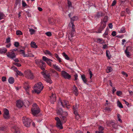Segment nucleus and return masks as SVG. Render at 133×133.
Masks as SVG:
<instances>
[{"instance_id":"obj_3","label":"nucleus","mask_w":133,"mask_h":133,"mask_svg":"<svg viewBox=\"0 0 133 133\" xmlns=\"http://www.w3.org/2000/svg\"><path fill=\"white\" fill-rule=\"evenodd\" d=\"M35 61L36 64L40 67L41 70L43 71L45 70L46 64L42 60L37 59L35 60Z\"/></svg>"},{"instance_id":"obj_23","label":"nucleus","mask_w":133,"mask_h":133,"mask_svg":"<svg viewBox=\"0 0 133 133\" xmlns=\"http://www.w3.org/2000/svg\"><path fill=\"white\" fill-rule=\"evenodd\" d=\"M74 91L76 96H77L78 94V92L77 90V88L75 86H74L73 88Z\"/></svg>"},{"instance_id":"obj_21","label":"nucleus","mask_w":133,"mask_h":133,"mask_svg":"<svg viewBox=\"0 0 133 133\" xmlns=\"http://www.w3.org/2000/svg\"><path fill=\"white\" fill-rule=\"evenodd\" d=\"M52 66L53 68L56 70L58 71H61V69L58 66L56 65V64H53Z\"/></svg>"},{"instance_id":"obj_48","label":"nucleus","mask_w":133,"mask_h":133,"mask_svg":"<svg viewBox=\"0 0 133 133\" xmlns=\"http://www.w3.org/2000/svg\"><path fill=\"white\" fill-rule=\"evenodd\" d=\"M16 34L17 35H21L22 34V33L21 31L20 30H17L16 31Z\"/></svg>"},{"instance_id":"obj_42","label":"nucleus","mask_w":133,"mask_h":133,"mask_svg":"<svg viewBox=\"0 0 133 133\" xmlns=\"http://www.w3.org/2000/svg\"><path fill=\"white\" fill-rule=\"evenodd\" d=\"M11 38L10 37H8L6 39V42L5 43H10Z\"/></svg>"},{"instance_id":"obj_32","label":"nucleus","mask_w":133,"mask_h":133,"mask_svg":"<svg viewBox=\"0 0 133 133\" xmlns=\"http://www.w3.org/2000/svg\"><path fill=\"white\" fill-rule=\"evenodd\" d=\"M118 32L119 33H125V28L124 27H122V28L120 31L118 30Z\"/></svg>"},{"instance_id":"obj_4","label":"nucleus","mask_w":133,"mask_h":133,"mask_svg":"<svg viewBox=\"0 0 133 133\" xmlns=\"http://www.w3.org/2000/svg\"><path fill=\"white\" fill-rule=\"evenodd\" d=\"M68 101L66 100L61 101L60 100H59L58 102L57 106L58 107H64L65 106L68 109H69L70 107H68L69 105L68 104Z\"/></svg>"},{"instance_id":"obj_53","label":"nucleus","mask_w":133,"mask_h":133,"mask_svg":"<svg viewBox=\"0 0 133 133\" xmlns=\"http://www.w3.org/2000/svg\"><path fill=\"white\" fill-rule=\"evenodd\" d=\"M121 73L124 76H125L126 77H127L128 76V75L125 72L122 71V72Z\"/></svg>"},{"instance_id":"obj_62","label":"nucleus","mask_w":133,"mask_h":133,"mask_svg":"<svg viewBox=\"0 0 133 133\" xmlns=\"http://www.w3.org/2000/svg\"><path fill=\"white\" fill-rule=\"evenodd\" d=\"M74 76L75 78V81L77 80V79L78 75L77 74H76L74 75Z\"/></svg>"},{"instance_id":"obj_8","label":"nucleus","mask_w":133,"mask_h":133,"mask_svg":"<svg viewBox=\"0 0 133 133\" xmlns=\"http://www.w3.org/2000/svg\"><path fill=\"white\" fill-rule=\"evenodd\" d=\"M24 74L25 77L28 79H32L34 77L32 74L30 70L25 71Z\"/></svg>"},{"instance_id":"obj_25","label":"nucleus","mask_w":133,"mask_h":133,"mask_svg":"<svg viewBox=\"0 0 133 133\" xmlns=\"http://www.w3.org/2000/svg\"><path fill=\"white\" fill-rule=\"evenodd\" d=\"M66 117V116L61 115V118L62 122L65 123L66 122L67 120Z\"/></svg>"},{"instance_id":"obj_34","label":"nucleus","mask_w":133,"mask_h":133,"mask_svg":"<svg viewBox=\"0 0 133 133\" xmlns=\"http://www.w3.org/2000/svg\"><path fill=\"white\" fill-rule=\"evenodd\" d=\"M74 114H75L76 116V118L77 119H79L80 117L79 115L78 114L77 111H74Z\"/></svg>"},{"instance_id":"obj_14","label":"nucleus","mask_w":133,"mask_h":133,"mask_svg":"<svg viewBox=\"0 0 133 133\" xmlns=\"http://www.w3.org/2000/svg\"><path fill=\"white\" fill-rule=\"evenodd\" d=\"M3 117L4 118L8 119L9 117V111L7 109H4Z\"/></svg>"},{"instance_id":"obj_46","label":"nucleus","mask_w":133,"mask_h":133,"mask_svg":"<svg viewBox=\"0 0 133 133\" xmlns=\"http://www.w3.org/2000/svg\"><path fill=\"white\" fill-rule=\"evenodd\" d=\"M11 69L16 72L18 70L17 68L14 66H13L11 67Z\"/></svg>"},{"instance_id":"obj_16","label":"nucleus","mask_w":133,"mask_h":133,"mask_svg":"<svg viewBox=\"0 0 133 133\" xmlns=\"http://www.w3.org/2000/svg\"><path fill=\"white\" fill-rule=\"evenodd\" d=\"M23 101L21 100H18L16 102V105L19 108H21L23 105Z\"/></svg>"},{"instance_id":"obj_19","label":"nucleus","mask_w":133,"mask_h":133,"mask_svg":"<svg viewBox=\"0 0 133 133\" xmlns=\"http://www.w3.org/2000/svg\"><path fill=\"white\" fill-rule=\"evenodd\" d=\"M52 74V75L55 77H58V74L57 72L55 70H52L51 71Z\"/></svg>"},{"instance_id":"obj_38","label":"nucleus","mask_w":133,"mask_h":133,"mask_svg":"<svg viewBox=\"0 0 133 133\" xmlns=\"http://www.w3.org/2000/svg\"><path fill=\"white\" fill-rule=\"evenodd\" d=\"M23 75L22 73L21 72V71L18 70L16 72V76H17L18 75H19L20 76Z\"/></svg>"},{"instance_id":"obj_18","label":"nucleus","mask_w":133,"mask_h":133,"mask_svg":"<svg viewBox=\"0 0 133 133\" xmlns=\"http://www.w3.org/2000/svg\"><path fill=\"white\" fill-rule=\"evenodd\" d=\"M7 51V49L3 47L0 48V54H3L5 53Z\"/></svg>"},{"instance_id":"obj_17","label":"nucleus","mask_w":133,"mask_h":133,"mask_svg":"<svg viewBox=\"0 0 133 133\" xmlns=\"http://www.w3.org/2000/svg\"><path fill=\"white\" fill-rule=\"evenodd\" d=\"M61 108L59 107H58L57 105V113L58 115H61L63 112L62 109Z\"/></svg>"},{"instance_id":"obj_59","label":"nucleus","mask_w":133,"mask_h":133,"mask_svg":"<svg viewBox=\"0 0 133 133\" xmlns=\"http://www.w3.org/2000/svg\"><path fill=\"white\" fill-rule=\"evenodd\" d=\"M102 40V39L101 38H98L97 40V42L99 43L101 42Z\"/></svg>"},{"instance_id":"obj_61","label":"nucleus","mask_w":133,"mask_h":133,"mask_svg":"<svg viewBox=\"0 0 133 133\" xmlns=\"http://www.w3.org/2000/svg\"><path fill=\"white\" fill-rule=\"evenodd\" d=\"M99 131H102L103 129V128L102 126H100L99 128Z\"/></svg>"},{"instance_id":"obj_15","label":"nucleus","mask_w":133,"mask_h":133,"mask_svg":"<svg viewBox=\"0 0 133 133\" xmlns=\"http://www.w3.org/2000/svg\"><path fill=\"white\" fill-rule=\"evenodd\" d=\"M50 101L51 103L54 104L56 100V96L55 94H52V95L50 97Z\"/></svg>"},{"instance_id":"obj_20","label":"nucleus","mask_w":133,"mask_h":133,"mask_svg":"<svg viewBox=\"0 0 133 133\" xmlns=\"http://www.w3.org/2000/svg\"><path fill=\"white\" fill-rule=\"evenodd\" d=\"M31 47L33 48L36 49L37 48V45H36L35 42H34L32 41L31 42L30 44Z\"/></svg>"},{"instance_id":"obj_35","label":"nucleus","mask_w":133,"mask_h":133,"mask_svg":"<svg viewBox=\"0 0 133 133\" xmlns=\"http://www.w3.org/2000/svg\"><path fill=\"white\" fill-rule=\"evenodd\" d=\"M29 32L31 35H32L35 33V31L34 29L31 28H29Z\"/></svg>"},{"instance_id":"obj_50","label":"nucleus","mask_w":133,"mask_h":133,"mask_svg":"<svg viewBox=\"0 0 133 133\" xmlns=\"http://www.w3.org/2000/svg\"><path fill=\"white\" fill-rule=\"evenodd\" d=\"M117 95L118 96H120L122 94V92L120 91H117L116 92Z\"/></svg>"},{"instance_id":"obj_45","label":"nucleus","mask_w":133,"mask_h":133,"mask_svg":"<svg viewBox=\"0 0 133 133\" xmlns=\"http://www.w3.org/2000/svg\"><path fill=\"white\" fill-rule=\"evenodd\" d=\"M29 52L30 51H28V54L26 55H28L29 56V57H34V55L32 54L31 53H30Z\"/></svg>"},{"instance_id":"obj_63","label":"nucleus","mask_w":133,"mask_h":133,"mask_svg":"<svg viewBox=\"0 0 133 133\" xmlns=\"http://www.w3.org/2000/svg\"><path fill=\"white\" fill-rule=\"evenodd\" d=\"M6 77H5L3 76L2 77V81L3 82H4L6 81Z\"/></svg>"},{"instance_id":"obj_54","label":"nucleus","mask_w":133,"mask_h":133,"mask_svg":"<svg viewBox=\"0 0 133 133\" xmlns=\"http://www.w3.org/2000/svg\"><path fill=\"white\" fill-rule=\"evenodd\" d=\"M22 5L23 6V7H25L27 5L26 4V3L24 2V1H22Z\"/></svg>"},{"instance_id":"obj_12","label":"nucleus","mask_w":133,"mask_h":133,"mask_svg":"<svg viewBox=\"0 0 133 133\" xmlns=\"http://www.w3.org/2000/svg\"><path fill=\"white\" fill-rule=\"evenodd\" d=\"M42 59L49 66H51V62L53 61L52 60L47 58L45 56H43V57Z\"/></svg>"},{"instance_id":"obj_58","label":"nucleus","mask_w":133,"mask_h":133,"mask_svg":"<svg viewBox=\"0 0 133 133\" xmlns=\"http://www.w3.org/2000/svg\"><path fill=\"white\" fill-rule=\"evenodd\" d=\"M123 101L124 102L125 104H126L129 107V103L124 99H123Z\"/></svg>"},{"instance_id":"obj_9","label":"nucleus","mask_w":133,"mask_h":133,"mask_svg":"<svg viewBox=\"0 0 133 133\" xmlns=\"http://www.w3.org/2000/svg\"><path fill=\"white\" fill-rule=\"evenodd\" d=\"M42 74L45 78V80L48 83L51 84L52 83V81L50 78V75L49 74H46L45 73L42 72Z\"/></svg>"},{"instance_id":"obj_2","label":"nucleus","mask_w":133,"mask_h":133,"mask_svg":"<svg viewBox=\"0 0 133 133\" xmlns=\"http://www.w3.org/2000/svg\"><path fill=\"white\" fill-rule=\"evenodd\" d=\"M43 88V86L41 82L35 84L34 87V90L32 91V93L34 92L38 94L40 93Z\"/></svg>"},{"instance_id":"obj_27","label":"nucleus","mask_w":133,"mask_h":133,"mask_svg":"<svg viewBox=\"0 0 133 133\" xmlns=\"http://www.w3.org/2000/svg\"><path fill=\"white\" fill-rule=\"evenodd\" d=\"M44 52L46 55H48L50 56H52V54L49 50H45L44 51Z\"/></svg>"},{"instance_id":"obj_47","label":"nucleus","mask_w":133,"mask_h":133,"mask_svg":"<svg viewBox=\"0 0 133 133\" xmlns=\"http://www.w3.org/2000/svg\"><path fill=\"white\" fill-rule=\"evenodd\" d=\"M46 35L48 37H50L52 35V34L51 32H48L45 33Z\"/></svg>"},{"instance_id":"obj_10","label":"nucleus","mask_w":133,"mask_h":133,"mask_svg":"<svg viewBox=\"0 0 133 133\" xmlns=\"http://www.w3.org/2000/svg\"><path fill=\"white\" fill-rule=\"evenodd\" d=\"M55 119L56 121V126L59 129H62L63 127L60 119L58 117H56Z\"/></svg>"},{"instance_id":"obj_60","label":"nucleus","mask_w":133,"mask_h":133,"mask_svg":"<svg viewBox=\"0 0 133 133\" xmlns=\"http://www.w3.org/2000/svg\"><path fill=\"white\" fill-rule=\"evenodd\" d=\"M89 74L90 75V79H91V77L92 76V72L91 71H90V70H89Z\"/></svg>"},{"instance_id":"obj_37","label":"nucleus","mask_w":133,"mask_h":133,"mask_svg":"<svg viewBox=\"0 0 133 133\" xmlns=\"http://www.w3.org/2000/svg\"><path fill=\"white\" fill-rule=\"evenodd\" d=\"M117 105L120 108H123V107L121 102L118 101L117 102Z\"/></svg>"},{"instance_id":"obj_7","label":"nucleus","mask_w":133,"mask_h":133,"mask_svg":"<svg viewBox=\"0 0 133 133\" xmlns=\"http://www.w3.org/2000/svg\"><path fill=\"white\" fill-rule=\"evenodd\" d=\"M108 17L107 16H105L104 19L101 22V25L102 26V29L101 30H99L98 33H101L102 31L103 30L106 26V23L108 21Z\"/></svg>"},{"instance_id":"obj_1","label":"nucleus","mask_w":133,"mask_h":133,"mask_svg":"<svg viewBox=\"0 0 133 133\" xmlns=\"http://www.w3.org/2000/svg\"><path fill=\"white\" fill-rule=\"evenodd\" d=\"M77 19L78 18L77 16H74L71 19V22L72 25V26L70 27V28L71 29V31L69 33L68 35L69 39L70 41H73V39L72 38L74 36L75 33V26L73 24V21L77 20Z\"/></svg>"},{"instance_id":"obj_39","label":"nucleus","mask_w":133,"mask_h":133,"mask_svg":"<svg viewBox=\"0 0 133 133\" xmlns=\"http://www.w3.org/2000/svg\"><path fill=\"white\" fill-rule=\"evenodd\" d=\"M53 21L54 19L52 18L49 19H48V21L49 22V23L51 24H54L56 22V21L54 22H53Z\"/></svg>"},{"instance_id":"obj_40","label":"nucleus","mask_w":133,"mask_h":133,"mask_svg":"<svg viewBox=\"0 0 133 133\" xmlns=\"http://www.w3.org/2000/svg\"><path fill=\"white\" fill-rule=\"evenodd\" d=\"M24 88L26 90V91L27 93H28V94H29V92H28V90L30 88L29 86L28 85H25L24 86Z\"/></svg>"},{"instance_id":"obj_28","label":"nucleus","mask_w":133,"mask_h":133,"mask_svg":"<svg viewBox=\"0 0 133 133\" xmlns=\"http://www.w3.org/2000/svg\"><path fill=\"white\" fill-rule=\"evenodd\" d=\"M106 123L109 126H110V124L111 125V126H112L115 124V123L114 122H113V121L109 122L108 121H107Z\"/></svg>"},{"instance_id":"obj_26","label":"nucleus","mask_w":133,"mask_h":133,"mask_svg":"<svg viewBox=\"0 0 133 133\" xmlns=\"http://www.w3.org/2000/svg\"><path fill=\"white\" fill-rule=\"evenodd\" d=\"M8 82L10 84H12L14 82V78L12 77H10L8 80Z\"/></svg>"},{"instance_id":"obj_29","label":"nucleus","mask_w":133,"mask_h":133,"mask_svg":"<svg viewBox=\"0 0 133 133\" xmlns=\"http://www.w3.org/2000/svg\"><path fill=\"white\" fill-rule=\"evenodd\" d=\"M81 77L84 82L85 83L87 84L86 82H87V80L85 75H81Z\"/></svg>"},{"instance_id":"obj_33","label":"nucleus","mask_w":133,"mask_h":133,"mask_svg":"<svg viewBox=\"0 0 133 133\" xmlns=\"http://www.w3.org/2000/svg\"><path fill=\"white\" fill-rule=\"evenodd\" d=\"M106 56L110 59L111 57V55H110V52L109 51L107 50L106 51Z\"/></svg>"},{"instance_id":"obj_49","label":"nucleus","mask_w":133,"mask_h":133,"mask_svg":"<svg viewBox=\"0 0 133 133\" xmlns=\"http://www.w3.org/2000/svg\"><path fill=\"white\" fill-rule=\"evenodd\" d=\"M14 65H15L18 67H20L21 66V64L17 62L15 63H13Z\"/></svg>"},{"instance_id":"obj_5","label":"nucleus","mask_w":133,"mask_h":133,"mask_svg":"<svg viewBox=\"0 0 133 133\" xmlns=\"http://www.w3.org/2000/svg\"><path fill=\"white\" fill-rule=\"evenodd\" d=\"M31 111L32 114L34 116L39 113L40 112L39 108L36 104L35 103L33 104Z\"/></svg>"},{"instance_id":"obj_11","label":"nucleus","mask_w":133,"mask_h":133,"mask_svg":"<svg viewBox=\"0 0 133 133\" xmlns=\"http://www.w3.org/2000/svg\"><path fill=\"white\" fill-rule=\"evenodd\" d=\"M61 75L65 79H69L71 77V76L65 71H62L61 72Z\"/></svg>"},{"instance_id":"obj_57","label":"nucleus","mask_w":133,"mask_h":133,"mask_svg":"<svg viewBox=\"0 0 133 133\" xmlns=\"http://www.w3.org/2000/svg\"><path fill=\"white\" fill-rule=\"evenodd\" d=\"M116 32L115 31H114L112 32L111 35L112 36H114L116 35Z\"/></svg>"},{"instance_id":"obj_51","label":"nucleus","mask_w":133,"mask_h":133,"mask_svg":"<svg viewBox=\"0 0 133 133\" xmlns=\"http://www.w3.org/2000/svg\"><path fill=\"white\" fill-rule=\"evenodd\" d=\"M68 113L66 111H64L62 113V114L61 115L66 116H67L68 115Z\"/></svg>"},{"instance_id":"obj_6","label":"nucleus","mask_w":133,"mask_h":133,"mask_svg":"<svg viewBox=\"0 0 133 133\" xmlns=\"http://www.w3.org/2000/svg\"><path fill=\"white\" fill-rule=\"evenodd\" d=\"M22 121L25 126L26 127H30L31 120L26 117H23L22 118Z\"/></svg>"},{"instance_id":"obj_22","label":"nucleus","mask_w":133,"mask_h":133,"mask_svg":"<svg viewBox=\"0 0 133 133\" xmlns=\"http://www.w3.org/2000/svg\"><path fill=\"white\" fill-rule=\"evenodd\" d=\"M13 131L15 133H19L18 128L16 126H14L13 127Z\"/></svg>"},{"instance_id":"obj_43","label":"nucleus","mask_w":133,"mask_h":133,"mask_svg":"<svg viewBox=\"0 0 133 133\" xmlns=\"http://www.w3.org/2000/svg\"><path fill=\"white\" fill-rule=\"evenodd\" d=\"M117 116L118 121H119L121 123L122 121L121 119V116L119 114H118Z\"/></svg>"},{"instance_id":"obj_56","label":"nucleus","mask_w":133,"mask_h":133,"mask_svg":"<svg viewBox=\"0 0 133 133\" xmlns=\"http://www.w3.org/2000/svg\"><path fill=\"white\" fill-rule=\"evenodd\" d=\"M68 7H70L71 6V3L70 1H68Z\"/></svg>"},{"instance_id":"obj_44","label":"nucleus","mask_w":133,"mask_h":133,"mask_svg":"<svg viewBox=\"0 0 133 133\" xmlns=\"http://www.w3.org/2000/svg\"><path fill=\"white\" fill-rule=\"evenodd\" d=\"M4 15L2 13H0V20L4 18Z\"/></svg>"},{"instance_id":"obj_41","label":"nucleus","mask_w":133,"mask_h":133,"mask_svg":"<svg viewBox=\"0 0 133 133\" xmlns=\"http://www.w3.org/2000/svg\"><path fill=\"white\" fill-rule=\"evenodd\" d=\"M127 50V49L125 51V53L127 57H129L130 56V53L129 51H128Z\"/></svg>"},{"instance_id":"obj_64","label":"nucleus","mask_w":133,"mask_h":133,"mask_svg":"<svg viewBox=\"0 0 133 133\" xmlns=\"http://www.w3.org/2000/svg\"><path fill=\"white\" fill-rule=\"evenodd\" d=\"M56 58L60 63L62 62L61 58L59 57Z\"/></svg>"},{"instance_id":"obj_13","label":"nucleus","mask_w":133,"mask_h":133,"mask_svg":"<svg viewBox=\"0 0 133 133\" xmlns=\"http://www.w3.org/2000/svg\"><path fill=\"white\" fill-rule=\"evenodd\" d=\"M7 56L12 59H14L16 57V55L14 52L10 51L9 52H8L7 54Z\"/></svg>"},{"instance_id":"obj_55","label":"nucleus","mask_w":133,"mask_h":133,"mask_svg":"<svg viewBox=\"0 0 133 133\" xmlns=\"http://www.w3.org/2000/svg\"><path fill=\"white\" fill-rule=\"evenodd\" d=\"M116 1L115 0H114L113 1L112 3L111 4V6H114L116 4Z\"/></svg>"},{"instance_id":"obj_30","label":"nucleus","mask_w":133,"mask_h":133,"mask_svg":"<svg viewBox=\"0 0 133 133\" xmlns=\"http://www.w3.org/2000/svg\"><path fill=\"white\" fill-rule=\"evenodd\" d=\"M78 105L77 104H76L75 105H74L73 106V110H74V112L75 111H77V110L78 109Z\"/></svg>"},{"instance_id":"obj_31","label":"nucleus","mask_w":133,"mask_h":133,"mask_svg":"<svg viewBox=\"0 0 133 133\" xmlns=\"http://www.w3.org/2000/svg\"><path fill=\"white\" fill-rule=\"evenodd\" d=\"M62 55H63V57L66 60H69V57L67 55H66L65 52H63L62 54Z\"/></svg>"},{"instance_id":"obj_36","label":"nucleus","mask_w":133,"mask_h":133,"mask_svg":"<svg viewBox=\"0 0 133 133\" xmlns=\"http://www.w3.org/2000/svg\"><path fill=\"white\" fill-rule=\"evenodd\" d=\"M112 69L111 67L108 66L107 68V73H109L112 71Z\"/></svg>"},{"instance_id":"obj_52","label":"nucleus","mask_w":133,"mask_h":133,"mask_svg":"<svg viewBox=\"0 0 133 133\" xmlns=\"http://www.w3.org/2000/svg\"><path fill=\"white\" fill-rule=\"evenodd\" d=\"M19 43L17 42H16L14 43V45L16 47H18L19 46Z\"/></svg>"},{"instance_id":"obj_24","label":"nucleus","mask_w":133,"mask_h":133,"mask_svg":"<svg viewBox=\"0 0 133 133\" xmlns=\"http://www.w3.org/2000/svg\"><path fill=\"white\" fill-rule=\"evenodd\" d=\"M19 51L21 54L23 55L24 57H28L29 56L28 55H26V54H25V51L21 49L19 50Z\"/></svg>"}]
</instances>
